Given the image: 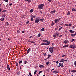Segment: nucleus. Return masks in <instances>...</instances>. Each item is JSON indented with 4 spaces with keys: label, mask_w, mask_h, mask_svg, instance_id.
<instances>
[{
    "label": "nucleus",
    "mask_w": 76,
    "mask_h": 76,
    "mask_svg": "<svg viewBox=\"0 0 76 76\" xmlns=\"http://www.w3.org/2000/svg\"><path fill=\"white\" fill-rule=\"evenodd\" d=\"M28 3H31V0H28Z\"/></svg>",
    "instance_id": "nucleus-31"
},
{
    "label": "nucleus",
    "mask_w": 76,
    "mask_h": 76,
    "mask_svg": "<svg viewBox=\"0 0 76 76\" xmlns=\"http://www.w3.org/2000/svg\"><path fill=\"white\" fill-rule=\"evenodd\" d=\"M58 19V20H60V19H61V18H59Z\"/></svg>",
    "instance_id": "nucleus-64"
},
{
    "label": "nucleus",
    "mask_w": 76,
    "mask_h": 76,
    "mask_svg": "<svg viewBox=\"0 0 76 76\" xmlns=\"http://www.w3.org/2000/svg\"><path fill=\"white\" fill-rule=\"evenodd\" d=\"M67 15H70V12H69V11L68 12H67Z\"/></svg>",
    "instance_id": "nucleus-40"
},
{
    "label": "nucleus",
    "mask_w": 76,
    "mask_h": 76,
    "mask_svg": "<svg viewBox=\"0 0 76 76\" xmlns=\"http://www.w3.org/2000/svg\"><path fill=\"white\" fill-rule=\"evenodd\" d=\"M70 32H71V33H74V32H75V31H72V30H70L69 31Z\"/></svg>",
    "instance_id": "nucleus-17"
},
{
    "label": "nucleus",
    "mask_w": 76,
    "mask_h": 76,
    "mask_svg": "<svg viewBox=\"0 0 76 76\" xmlns=\"http://www.w3.org/2000/svg\"><path fill=\"white\" fill-rule=\"evenodd\" d=\"M68 42L69 41H68V40H67V39H66L63 42L65 44H67V42Z\"/></svg>",
    "instance_id": "nucleus-5"
},
{
    "label": "nucleus",
    "mask_w": 76,
    "mask_h": 76,
    "mask_svg": "<svg viewBox=\"0 0 76 76\" xmlns=\"http://www.w3.org/2000/svg\"><path fill=\"white\" fill-rule=\"evenodd\" d=\"M17 75H20V71H19L18 73H17Z\"/></svg>",
    "instance_id": "nucleus-37"
},
{
    "label": "nucleus",
    "mask_w": 76,
    "mask_h": 76,
    "mask_svg": "<svg viewBox=\"0 0 76 76\" xmlns=\"http://www.w3.org/2000/svg\"><path fill=\"white\" fill-rule=\"evenodd\" d=\"M44 28H42L40 30V31L42 32V31H44Z\"/></svg>",
    "instance_id": "nucleus-27"
},
{
    "label": "nucleus",
    "mask_w": 76,
    "mask_h": 76,
    "mask_svg": "<svg viewBox=\"0 0 76 76\" xmlns=\"http://www.w3.org/2000/svg\"><path fill=\"white\" fill-rule=\"evenodd\" d=\"M62 28H63V27H61V28H60L59 29L58 31H60V30H61V29H62Z\"/></svg>",
    "instance_id": "nucleus-41"
},
{
    "label": "nucleus",
    "mask_w": 76,
    "mask_h": 76,
    "mask_svg": "<svg viewBox=\"0 0 76 76\" xmlns=\"http://www.w3.org/2000/svg\"><path fill=\"white\" fill-rule=\"evenodd\" d=\"M24 64H26V63H27V61H24Z\"/></svg>",
    "instance_id": "nucleus-24"
},
{
    "label": "nucleus",
    "mask_w": 76,
    "mask_h": 76,
    "mask_svg": "<svg viewBox=\"0 0 76 76\" xmlns=\"http://www.w3.org/2000/svg\"><path fill=\"white\" fill-rule=\"evenodd\" d=\"M71 72L72 73H75L76 72V70H73L71 71Z\"/></svg>",
    "instance_id": "nucleus-15"
},
{
    "label": "nucleus",
    "mask_w": 76,
    "mask_h": 76,
    "mask_svg": "<svg viewBox=\"0 0 76 76\" xmlns=\"http://www.w3.org/2000/svg\"><path fill=\"white\" fill-rule=\"evenodd\" d=\"M6 23L7 26H9V24L8 22H7Z\"/></svg>",
    "instance_id": "nucleus-33"
},
{
    "label": "nucleus",
    "mask_w": 76,
    "mask_h": 76,
    "mask_svg": "<svg viewBox=\"0 0 76 76\" xmlns=\"http://www.w3.org/2000/svg\"><path fill=\"white\" fill-rule=\"evenodd\" d=\"M7 69L8 70H10V67H9V65H7Z\"/></svg>",
    "instance_id": "nucleus-9"
},
{
    "label": "nucleus",
    "mask_w": 76,
    "mask_h": 76,
    "mask_svg": "<svg viewBox=\"0 0 76 76\" xmlns=\"http://www.w3.org/2000/svg\"><path fill=\"white\" fill-rule=\"evenodd\" d=\"M1 10H2L0 8V12H1Z\"/></svg>",
    "instance_id": "nucleus-59"
},
{
    "label": "nucleus",
    "mask_w": 76,
    "mask_h": 76,
    "mask_svg": "<svg viewBox=\"0 0 76 76\" xmlns=\"http://www.w3.org/2000/svg\"><path fill=\"white\" fill-rule=\"evenodd\" d=\"M42 45H44V43H42L41 44Z\"/></svg>",
    "instance_id": "nucleus-56"
},
{
    "label": "nucleus",
    "mask_w": 76,
    "mask_h": 76,
    "mask_svg": "<svg viewBox=\"0 0 76 76\" xmlns=\"http://www.w3.org/2000/svg\"><path fill=\"white\" fill-rule=\"evenodd\" d=\"M4 1H5L6 2H7L9 1V0H4Z\"/></svg>",
    "instance_id": "nucleus-43"
},
{
    "label": "nucleus",
    "mask_w": 76,
    "mask_h": 76,
    "mask_svg": "<svg viewBox=\"0 0 76 76\" xmlns=\"http://www.w3.org/2000/svg\"><path fill=\"white\" fill-rule=\"evenodd\" d=\"M59 21L58 20V19H56L55 20V22L56 23H57V22H58Z\"/></svg>",
    "instance_id": "nucleus-11"
},
{
    "label": "nucleus",
    "mask_w": 76,
    "mask_h": 76,
    "mask_svg": "<svg viewBox=\"0 0 76 76\" xmlns=\"http://www.w3.org/2000/svg\"><path fill=\"white\" fill-rule=\"evenodd\" d=\"M62 64V65H61V67H64V66H63V64Z\"/></svg>",
    "instance_id": "nucleus-53"
},
{
    "label": "nucleus",
    "mask_w": 76,
    "mask_h": 76,
    "mask_svg": "<svg viewBox=\"0 0 76 76\" xmlns=\"http://www.w3.org/2000/svg\"><path fill=\"white\" fill-rule=\"evenodd\" d=\"M30 51V49L29 48L27 50V54H28V53H29Z\"/></svg>",
    "instance_id": "nucleus-19"
},
{
    "label": "nucleus",
    "mask_w": 76,
    "mask_h": 76,
    "mask_svg": "<svg viewBox=\"0 0 76 76\" xmlns=\"http://www.w3.org/2000/svg\"><path fill=\"white\" fill-rule=\"evenodd\" d=\"M74 63L75 66H76V61H75Z\"/></svg>",
    "instance_id": "nucleus-47"
},
{
    "label": "nucleus",
    "mask_w": 76,
    "mask_h": 76,
    "mask_svg": "<svg viewBox=\"0 0 76 76\" xmlns=\"http://www.w3.org/2000/svg\"><path fill=\"white\" fill-rule=\"evenodd\" d=\"M17 32L18 33H20V31H19V30H18Z\"/></svg>",
    "instance_id": "nucleus-50"
},
{
    "label": "nucleus",
    "mask_w": 76,
    "mask_h": 76,
    "mask_svg": "<svg viewBox=\"0 0 76 76\" xmlns=\"http://www.w3.org/2000/svg\"><path fill=\"white\" fill-rule=\"evenodd\" d=\"M32 36H31L30 37H29V38H30V39H31V38H32Z\"/></svg>",
    "instance_id": "nucleus-54"
},
{
    "label": "nucleus",
    "mask_w": 76,
    "mask_h": 76,
    "mask_svg": "<svg viewBox=\"0 0 76 76\" xmlns=\"http://www.w3.org/2000/svg\"><path fill=\"white\" fill-rule=\"evenodd\" d=\"M37 70H35V72L34 73V75H36V73H37Z\"/></svg>",
    "instance_id": "nucleus-26"
},
{
    "label": "nucleus",
    "mask_w": 76,
    "mask_h": 76,
    "mask_svg": "<svg viewBox=\"0 0 76 76\" xmlns=\"http://www.w3.org/2000/svg\"><path fill=\"white\" fill-rule=\"evenodd\" d=\"M58 35H59V34L55 33L54 35L53 36V37L54 38H56V37H58Z\"/></svg>",
    "instance_id": "nucleus-3"
},
{
    "label": "nucleus",
    "mask_w": 76,
    "mask_h": 76,
    "mask_svg": "<svg viewBox=\"0 0 76 76\" xmlns=\"http://www.w3.org/2000/svg\"><path fill=\"white\" fill-rule=\"evenodd\" d=\"M63 36V35H60V36H59V37H62Z\"/></svg>",
    "instance_id": "nucleus-60"
},
{
    "label": "nucleus",
    "mask_w": 76,
    "mask_h": 76,
    "mask_svg": "<svg viewBox=\"0 0 76 76\" xmlns=\"http://www.w3.org/2000/svg\"><path fill=\"white\" fill-rule=\"evenodd\" d=\"M29 76H32V75L31 74V73H29Z\"/></svg>",
    "instance_id": "nucleus-45"
},
{
    "label": "nucleus",
    "mask_w": 76,
    "mask_h": 76,
    "mask_svg": "<svg viewBox=\"0 0 76 76\" xmlns=\"http://www.w3.org/2000/svg\"><path fill=\"white\" fill-rule=\"evenodd\" d=\"M28 42H31V43H33V44H34L35 43V42H33V41H28Z\"/></svg>",
    "instance_id": "nucleus-30"
},
{
    "label": "nucleus",
    "mask_w": 76,
    "mask_h": 76,
    "mask_svg": "<svg viewBox=\"0 0 76 76\" xmlns=\"http://www.w3.org/2000/svg\"><path fill=\"white\" fill-rule=\"evenodd\" d=\"M47 43L44 44V45H49V44H50V42H49Z\"/></svg>",
    "instance_id": "nucleus-12"
},
{
    "label": "nucleus",
    "mask_w": 76,
    "mask_h": 76,
    "mask_svg": "<svg viewBox=\"0 0 76 76\" xmlns=\"http://www.w3.org/2000/svg\"><path fill=\"white\" fill-rule=\"evenodd\" d=\"M12 4H9V5H10V6H12Z\"/></svg>",
    "instance_id": "nucleus-61"
},
{
    "label": "nucleus",
    "mask_w": 76,
    "mask_h": 76,
    "mask_svg": "<svg viewBox=\"0 0 76 76\" xmlns=\"http://www.w3.org/2000/svg\"><path fill=\"white\" fill-rule=\"evenodd\" d=\"M50 57H51V55L49 54L48 55V58H50Z\"/></svg>",
    "instance_id": "nucleus-28"
},
{
    "label": "nucleus",
    "mask_w": 76,
    "mask_h": 76,
    "mask_svg": "<svg viewBox=\"0 0 76 76\" xmlns=\"http://www.w3.org/2000/svg\"><path fill=\"white\" fill-rule=\"evenodd\" d=\"M75 41V39H72L71 42H73V41Z\"/></svg>",
    "instance_id": "nucleus-36"
},
{
    "label": "nucleus",
    "mask_w": 76,
    "mask_h": 76,
    "mask_svg": "<svg viewBox=\"0 0 76 76\" xmlns=\"http://www.w3.org/2000/svg\"><path fill=\"white\" fill-rule=\"evenodd\" d=\"M22 33L23 34V33H25V31H22Z\"/></svg>",
    "instance_id": "nucleus-51"
},
{
    "label": "nucleus",
    "mask_w": 76,
    "mask_h": 76,
    "mask_svg": "<svg viewBox=\"0 0 76 76\" xmlns=\"http://www.w3.org/2000/svg\"><path fill=\"white\" fill-rule=\"evenodd\" d=\"M43 20H44V19H39V21H41L42 22H43V21H44Z\"/></svg>",
    "instance_id": "nucleus-22"
},
{
    "label": "nucleus",
    "mask_w": 76,
    "mask_h": 76,
    "mask_svg": "<svg viewBox=\"0 0 76 76\" xmlns=\"http://www.w3.org/2000/svg\"><path fill=\"white\" fill-rule=\"evenodd\" d=\"M73 48L72 45H70L69 46V48Z\"/></svg>",
    "instance_id": "nucleus-29"
},
{
    "label": "nucleus",
    "mask_w": 76,
    "mask_h": 76,
    "mask_svg": "<svg viewBox=\"0 0 76 76\" xmlns=\"http://www.w3.org/2000/svg\"><path fill=\"white\" fill-rule=\"evenodd\" d=\"M30 17L31 18H36V16H34L33 15H31Z\"/></svg>",
    "instance_id": "nucleus-14"
},
{
    "label": "nucleus",
    "mask_w": 76,
    "mask_h": 76,
    "mask_svg": "<svg viewBox=\"0 0 76 76\" xmlns=\"http://www.w3.org/2000/svg\"><path fill=\"white\" fill-rule=\"evenodd\" d=\"M44 4H42L38 6V8L39 9V10L42 9L44 8Z\"/></svg>",
    "instance_id": "nucleus-1"
},
{
    "label": "nucleus",
    "mask_w": 76,
    "mask_h": 76,
    "mask_svg": "<svg viewBox=\"0 0 76 76\" xmlns=\"http://www.w3.org/2000/svg\"><path fill=\"white\" fill-rule=\"evenodd\" d=\"M22 63V61H19V64H21V63Z\"/></svg>",
    "instance_id": "nucleus-38"
},
{
    "label": "nucleus",
    "mask_w": 76,
    "mask_h": 76,
    "mask_svg": "<svg viewBox=\"0 0 76 76\" xmlns=\"http://www.w3.org/2000/svg\"><path fill=\"white\" fill-rule=\"evenodd\" d=\"M65 26H69V25L67 24H65Z\"/></svg>",
    "instance_id": "nucleus-49"
},
{
    "label": "nucleus",
    "mask_w": 76,
    "mask_h": 76,
    "mask_svg": "<svg viewBox=\"0 0 76 76\" xmlns=\"http://www.w3.org/2000/svg\"><path fill=\"white\" fill-rule=\"evenodd\" d=\"M39 19L38 18L37 19H36V20L34 21V22L35 23H38V22H39Z\"/></svg>",
    "instance_id": "nucleus-4"
},
{
    "label": "nucleus",
    "mask_w": 76,
    "mask_h": 76,
    "mask_svg": "<svg viewBox=\"0 0 76 76\" xmlns=\"http://www.w3.org/2000/svg\"><path fill=\"white\" fill-rule=\"evenodd\" d=\"M39 67H40V68H42H42H44V67H45L44 65H39Z\"/></svg>",
    "instance_id": "nucleus-6"
},
{
    "label": "nucleus",
    "mask_w": 76,
    "mask_h": 76,
    "mask_svg": "<svg viewBox=\"0 0 76 76\" xmlns=\"http://www.w3.org/2000/svg\"><path fill=\"white\" fill-rule=\"evenodd\" d=\"M42 71H40L39 72L38 74H40V73H42Z\"/></svg>",
    "instance_id": "nucleus-34"
},
{
    "label": "nucleus",
    "mask_w": 76,
    "mask_h": 76,
    "mask_svg": "<svg viewBox=\"0 0 76 76\" xmlns=\"http://www.w3.org/2000/svg\"><path fill=\"white\" fill-rule=\"evenodd\" d=\"M28 23H29V21H27V22H26V23L27 24H28Z\"/></svg>",
    "instance_id": "nucleus-58"
},
{
    "label": "nucleus",
    "mask_w": 76,
    "mask_h": 76,
    "mask_svg": "<svg viewBox=\"0 0 76 76\" xmlns=\"http://www.w3.org/2000/svg\"><path fill=\"white\" fill-rule=\"evenodd\" d=\"M72 10L74 12H76V10L75 8H72Z\"/></svg>",
    "instance_id": "nucleus-21"
},
{
    "label": "nucleus",
    "mask_w": 76,
    "mask_h": 76,
    "mask_svg": "<svg viewBox=\"0 0 76 76\" xmlns=\"http://www.w3.org/2000/svg\"><path fill=\"white\" fill-rule=\"evenodd\" d=\"M56 12V10H54L53 11H52L50 12V13L51 14H53L54 13H55Z\"/></svg>",
    "instance_id": "nucleus-13"
},
{
    "label": "nucleus",
    "mask_w": 76,
    "mask_h": 76,
    "mask_svg": "<svg viewBox=\"0 0 76 76\" xmlns=\"http://www.w3.org/2000/svg\"><path fill=\"white\" fill-rule=\"evenodd\" d=\"M68 46H69V45H66L63 46L62 47L63 48H66V47H68Z\"/></svg>",
    "instance_id": "nucleus-8"
},
{
    "label": "nucleus",
    "mask_w": 76,
    "mask_h": 76,
    "mask_svg": "<svg viewBox=\"0 0 76 76\" xmlns=\"http://www.w3.org/2000/svg\"><path fill=\"white\" fill-rule=\"evenodd\" d=\"M56 63L57 64H58V61H57L56 62Z\"/></svg>",
    "instance_id": "nucleus-62"
},
{
    "label": "nucleus",
    "mask_w": 76,
    "mask_h": 76,
    "mask_svg": "<svg viewBox=\"0 0 76 76\" xmlns=\"http://www.w3.org/2000/svg\"><path fill=\"white\" fill-rule=\"evenodd\" d=\"M52 26H53L54 25V23L52 22L51 23Z\"/></svg>",
    "instance_id": "nucleus-48"
},
{
    "label": "nucleus",
    "mask_w": 76,
    "mask_h": 76,
    "mask_svg": "<svg viewBox=\"0 0 76 76\" xmlns=\"http://www.w3.org/2000/svg\"><path fill=\"white\" fill-rule=\"evenodd\" d=\"M31 21H34V19L33 18H31Z\"/></svg>",
    "instance_id": "nucleus-42"
},
{
    "label": "nucleus",
    "mask_w": 76,
    "mask_h": 76,
    "mask_svg": "<svg viewBox=\"0 0 76 76\" xmlns=\"http://www.w3.org/2000/svg\"><path fill=\"white\" fill-rule=\"evenodd\" d=\"M40 36H41V34H39L38 35H37V37H40Z\"/></svg>",
    "instance_id": "nucleus-44"
},
{
    "label": "nucleus",
    "mask_w": 76,
    "mask_h": 76,
    "mask_svg": "<svg viewBox=\"0 0 76 76\" xmlns=\"http://www.w3.org/2000/svg\"><path fill=\"white\" fill-rule=\"evenodd\" d=\"M72 26V24H69L68 26Z\"/></svg>",
    "instance_id": "nucleus-35"
},
{
    "label": "nucleus",
    "mask_w": 76,
    "mask_h": 76,
    "mask_svg": "<svg viewBox=\"0 0 76 76\" xmlns=\"http://www.w3.org/2000/svg\"><path fill=\"white\" fill-rule=\"evenodd\" d=\"M61 65H62L61 63H59V65H60L61 66Z\"/></svg>",
    "instance_id": "nucleus-55"
},
{
    "label": "nucleus",
    "mask_w": 76,
    "mask_h": 76,
    "mask_svg": "<svg viewBox=\"0 0 76 76\" xmlns=\"http://www.w3.org/2000/svg\"><path fill=\"white\" fill-rule=\"evenodd\" d=\"M72 48H76V45H72Z\"/></svg>",
    "instance_id": "nucleus-20"
},
{
    "label": "nucleus",
    "mask_w": 76,
    "mask_h": 76,
    "mask_svg": "<svg viewBox=\"0 0 76 76\" xmlns=\"http://www.w3.org/2000/svg\"><path fill=\"white\" fill-rule=\"evenodd\" d=\"M64 59H62L60 61V63H61V62H64Z\"/></svg>",
    "instance_id": "nucleus-16"
},
{
    "label": "nucleus",
    "mask_w": 76,
    "mask_h": 76,
    "mask_svg": "<svg viewBox=\"0 0 76 76\" xmlns=\"http://www.w3.org/2000/svg\"><path fill=\"white\" fill-rule=\"evenodd\" d=\"M50 63V62L48 61V62H46V64L47 65H48V64Z\"/></svg>",
    "instance_id": "nucleus-32"
},
{
    "label": "nucleus",
    "mask_w": 76,
    "mask_h": 76,
    "mask_svg": "<svg viewBox=\"0 0 76 76\" xmlns=\"http://www.w3.org/2000/svg\"><path fill=\"white\" fill-rule=\"evenodd\" d=\"M4 12H7V11H6V10H4Z\"/></svg>",
    "instance_id": "nucleus-57"
},
{
    "label": "nucleus",
    "mask_w": 76,
    "mask_h": 76,
    "mask_svg": "<svg viewBox=\"0 0 76 76\" xmlns=\"http://www.w3.org/2000/svg\"><path fill=\"white\" fill-rule=\"evenodd\" d=\"M5 16H6V15H5V14L4 15L2 14V17H4V18H5Z\"/></svg>",
    "instance_id": "nucleus-25"
},
{
    "label": "nucleus",
    "mask_w": 76,
    "mask_h": 76,
    "mask_svg": "<svg viewBox=\"0 0 76 76\" xmlns=\"http://www.w3.org/2000/svg\"><path fill=\"white\" fill-rule=\"evenodd\" d=\"M53 48H54L52 47L50 48L49 49V51H50V53H53Z\"/></svg>",
    "instance_id": "nucleus-2"
},
{
    "label": "nucleus",
    "mask_w": 76,
    "mask_h": 76,
    "mask_svg": "<svg viewBox=\"0 0 76 76\" xmlns=\"http://www.w3.org/2000/svg\"><path fill=\"white\" fill-rule=\"evenodd\" d=\"M4 20V18H1V21H3Z\"/></svg>",
    "instance_id": "nucleus-18"
},
{
    "label": "nucleus",
    "mask_w": 76,
    "mask_h": 76,
    "mask_svg": "<svg viewBox=\"0 0 76 76\" xmlns=\"http://www.w3.org/2000/svg\"><path fill=\"white\" fill-rule=\"evenodd\" d=\"M34 12V10H33V9H31L30 11V13H32V12Z\"/></svg>",
    "instance_id": "nucleus-23"
},
{
    "label": "nucleus",
    "mask_w": 76,
    "mask_h": 76,
    "mask_svg": "<svg viewBox=\"0 0 76 76\" xmlns=\"http://www.w3.org/2000/svg\"><path fill=\"white\" fill-rule=\"evenodd\" d=\"M16 65L17 67L19 66V65H18V64L17 63H16Z\"/></svg>",
    "instance_id": "nucleus-39"
},
{
    "label": "nucleus",
    "mask_w": 76,
    "mask_h": 76,
    "mask_svg": "<svg viewBox=\"0 0 76 76\" xmlns=\"http://www.w3.org/2000/svg\"><path fill=\"white\" fill-rule=\"evenodd\" d=\"M53 73H55V74L58 73V71L57 70L54 71H53Z\"/></svg>",
    "instance_id": "nucleus-10"
},
{
    "label": "nucleus",
    "mask_w": 76,
    "mask_h": 76,
    "mask_svg": "<svg viewBox=\"0 0 76 76\" xmlns=\"http://www.w3.org/2000/svg\"><path fill=\"white\" fill-rule=\"evenodd\" d=\"M60 66H60V65L57 66L58 67H60Z\"/></svg>",
    "instance_id": "nucleus-63"
},
{
    "label": "nucleus",
    "mask_w": 76,
    "mask_h": 76,
    "mask_svg": "<svg viewBox=\"0 0 76 76\" xmlns=\"http://www.w3.org/2000/svg\"><path fill=\"white\" fill-rule=\"evenodd\" d=\"M71 35L72 36V37H74L75 36V35H74L73 34H71Z\"/></svg>",
    "instance_id": "nucleus-46"
},
{
    "label": "nucleus",
    "mask_w": 76,
    "mask_h": 76,
    "mask_svg": "<svg viewBox=\"0 0 76 76\" xmlns=\"http://www.w3.org/2000/svg\"><path fill=\"white\" fill-rule=\"evenodd\" d=\"M43 42H47V43H48V42H48V40L46 39L43 40Z\"/></svg>",
    "instance_id": "nucleus-7"
},
{
    "label": "nucleus",
    "mask_w": 76,
    "mask_h": 76,
    "mask_svg": "<svg viewBox=\"0 0 76 76\" xmlns=\"http://www.w3.org/2000/svg\"><path fill=\"white\" fill-rule=\"evenodd\" d=\"M48 1H49V2H51L52 1L51 0H48Z\"/></svg>",
    "instance_id": "nucleus-52"
}]
</instances>
